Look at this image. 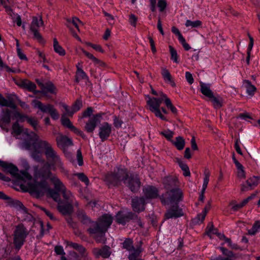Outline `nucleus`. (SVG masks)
Masks as SVG:
<instances>
[{
	"mask_svg": "<svg viewBox=\"0 0 260 260\" xmlns=\"http://www.w3.org/2000/svg\"><path fill=\"white\" fill-rule=\"evenodd\" d=\"M32 157L37 161L41 159L42 151L43 150L48 162L45 163L44 166L40 169L35 167V173L37 171H43L44 169H49L55 171L59 169L61 172H65L66 170L63 167V162L56 151L53 149L52 145L47 141L42 140L38 138L35 140L30 146Z\"/></svg>",
	"mask_w": 260,
	"mask_h": 260,
	"instance_id": "nucleus-1",
	"label": "nucleus"
},
{
	"mask_svg": "<svg viewBox=\"0 0 260 260\" xmlns=\"http://www.w3.org/2000/svg\"><path fill=\"white\" fill-rule=\"evenodd\" d=\"M104 181L109 186H118L123 182L133 192H137L141 186L138 175H128L126 169L117 168L105 175Z\"/></svg>",
	"mask_w": 260,
	"mask_h": 260,
	"instance_id": "nucleus-2",
	"label": "nucleus"
},
{
	"mask_svg": "<svg viewBox=\"0 0 260 260\" xmlns=\"http://www.w3.org/2000/svg\"><path fill=\"white\" fill-rule=\"evenodd\" d=\"M104 181L109 186H118L123 182L133 192H137L141 186L138 175H128L126 169L117 168L105 175Z\"/></svg>",
	"mask_w": 260,
	"mask_h": 260,
	"instance_id": "nucleus-3",
	"label": "nucleus"
},
{
	"mask_svg": "<svg viewBox=\"0 0 260 260\" xmlns=\"http://www.w3.org/2000/svg\"><path fill=\"white\" fill-rule=\"evenodd\" d=\"M113 220L111 214L105 213L94 222L82 212V224L90 225L87 231L90 234L95 235L94 238L98 243H105V233L112 223Z\"/></svg>",
	"mask_w": 260,
	"mask_h": 260,
	"instance_id": "nucleus-4",
	"label": "nucleus"
},
{
	"mask_svg": "<svg viewBox=\"0 0 260 260\" xmlns=\"http://www.w3.org/2000/svg\"><path fill=\"white\" fill-rule=\"evenodd\" d=\"M21 188L25 191L29 192L32 195L37 198L44 195L47 191L49 196L56 202H60V196L57 191L49 187L46 181H38L33 180L30 175V179H25L23 183L20 184Z\"/></svg>",
	"mask_w": 260,
	"mask_h": 260,
	"instance_id": "nucleus-5",
	"label": "nucleus"
},
{
	"mask_svg": "<svg viewBox=\"0 0 260 260\" xmlns=\"http://www.w3.org/2000/svg\"><path fill=\"white\" fill-rule=\"evenodd\" d=\"M163 183L167 191L159 197L162 204L169 205L172 202H179L182 200L183 192L179 188V183L176 177H167L164 178Z\"/></svg>",
	"mask_w": 260,
	"mask_h": 260,
	"instance_id": "nucleus-6",
	"label": "nucleus"
},
{
	"mask_svg": "<svg viewBox=\"0 0 260 260\" xmlns=\"http://www.w3.org/2000/svg\"><path fill=\"white\" fill-rule=\"evenodd\" d=\"M35 179L38 181L40 179V181H46V180L49 179L53 184L54 188L57 191L61 192L64 196V193H71L67 190L61 180L58 177L52 174L49 169H46L43 171H37L34 173Z\"/></svg>",
	"mask_w": 260,
	"mask_h": 260,
	"instance_id": "nucleus-7",
	"label": "nucleus"
},
{
	"mask_svg": "<svg viewBox=\"0 0 260 260\" xmlns=\"http://www.w3.org/2000/svg\"><path fill=\"white\" fill-rule=\"evenodd\" d=\"M0 167L9 173L20 183H23L25 179H30V175L26 171H19L17 167L12 164L0 160Z\"/></svg>",
	"mask_w": 260,
	"mask_h": 260,
	"instance_id": "nucleus-8",
	"label": "nucleus"
},
{
	"mask_svg": "<svg viewBox=\"0 0 260 260\" xmlns=\"http://www.w3.org/2000/svg\"><path fill=\"white\" fill-rule=\"evenodd\" d=\"M64 200L58 202L57 209L63 215L71 214L78 207V203L71 193H64Z\"/></svg>",
	"mask_w": 260,
	"mask_h": 260,
	"instance_id": "nucleus-9",
	"label": "nucleus"
},
{
	"mask_svg": "<svg viewBox=\"0 0 260 260\" xmlns=\"http://www.w3.org/2000/svg\"><path fill=\"white\" fill-rule=\"evenodd\" d=\"M12 129L17 135L22 134L25 141L22 143V146L26 149H30V146L35 140H37L38 136L32 132H29L27 129H23L18 122L13 124Z\"/></svg>",
	"mask_w": 260,
	"mask_h": 260,
	"instance_id": "nucleus-10",
	"label": "nucleus"
},
{
	"mask_svg": "<svg viewBox=\"0 0 260 260\" xmlns=\"http://www.w3.org/2000/svg\"><path fill=\"white\" fill-rule=\"evenodd\" d=\"M116 221L117 223L125 225L131 220L137 222L140 228H143V223L141 221L140 218L136 214L132 212H125L123 211H118L116 216Z\"/></svg>",
	"mask_w": 260,
	"mask_h": 260,
	"instance_id": "nucleus-11",
	"label": "nucleus"
},
{
	"mask_svg": "<svg viewBox=\"0 0 260 260\" xmlns=\"http://www.w3.org/2000/svg\"><path fill=\"white\" fill-rule=\"evenodd\" d=\"M28 234V231L23 224H19L16 227L14 234V243L17 249H20L23 244Z\"/></svg>",
	"mask_w": 260,
	"mask_h": 260,
	"instance_id": "nucleus-12",
	"label": "nucleus"
},
{
	"mask_svg": "<svg viewBox=\"0 0 260 260\" xmlns=\"http://www.w3.org/2000/svg\"><path fill=\"white\" fill-rule=\"evenodd\" d=\"M81 23L80 19L76 17L72 19H67L66 25L69 28L72 36L77 40L80 41V29L79 24Z\"/></svg>",
	"mask_w": 260,
	"mask_h": 260,
	"instance_id": "nucleus-13",
	"label": "nucleus"
},
{
	"mask_svg": "<svg viewBox=\"0 0 260 260\" xmlns=\"http://www.w3.org/2000/svg\"><path fill=\"white\" fill-rule=\"evenodd\" d=\"M161 100L156 98H149L147 104L149 106V109L155 114L156 117L162 120L168 121L167 118L161 114L160 110V106L162 103Z\"/></svg>",
	"mask_w": 260,
	"mask_h": 260,
	"instance_id": "nucleus-14",
	"label": "nucleus"
},
{
	"mask_svg": "<svg viewBox=\"0 0 260 260\" xmlns=\"http://www.w3.org/2000/svg\"><path fill=\"white\" fill-rule=\"evenodd\" d=\"M43 25L42 17L38 16L34 17L30 25V29L34 34V37L40 43H44V40L41 35L39 32V28Z\"/></svg>",
	"mask_w": 260,
	"mask_h": 260,
	"instance_id": "nucleus-15",
	"label": "nucleus"
},
{
	"mask_svg": "<svg viewBox=\"0 0 260 260\" xmlns=\"http://www.w3.org/2000/svg\"><path fill=\"white\" fill-rule=\"evenodd\" d=\"M172 202V203H173ZM175 205L172 206L165 214L166 219L170 218H177L183 215V212L181 208H180L178 203V202H174Z\"/></svg>",
	"mask_w": 260,
	"mask_h": 260,
	"instance_id": "nucleus-16",
	"label": "nucleus"
},
{
	"mask_svg": "<svg viewBox=\"0 0 260 260\" xmlns=\"http://www.w3.org/2000/svg\"><path fill=\"white\" fill-rule=\"evenodd\" d=\"M103 113H98L90 118L85 126V129L88 133H93L96 125L101 121Z\"/></svg>",
	"mask_w": 260,
	"mask_h": 260,
	"instance_id": "nucleus-17",
	"label": "nucleus"
},
{
	"mask_svg": "<svg viewBox=\"0 0 260 260\" xmlns=\"http://www.w3.org/2000/svg\"><path fill=\"white\" fill-rule=\"evenodd\" d=\"M99 136L101 141L104 142L109 137L112 132V126L107 122H103L99 126Z\"/></svg>",
	"mask_w": 260,
	"mask_h": 260,
	"instance_id": "nucleus-18",
	"label": "nucleus"
},
{
	"mask_svg": "<svg viewBox=\"0 0 260 260\" xmlns=\"http://www.w3.org/2000/svg\"><path fill=\"white\" fill-rule=\"evenodd\" d=\"M68 224L74 230V233L76 235H80V233L77 230V228L81 222V216L80 213L79 212L75 215H73L69 217L67 219Z\"/></svg>",
	"mask_w": 260,
	"mask_h": 260,
	"instance_id": "nucleus-19",
	"label": "nucleus"
},
{
	"mask_svg": "<svg viewBox=\"0 0 260 260\" xmlns=\"http://www.w3.org/2000/svg\"><path fill=\"white\" fill-rule=\"evenodd\" d=\"M145 200L144 197H136L132 200V206L135 212L140 213L145 210Z\"/></svg>",
	"mask_w": 260,
	"mask_h": 260,
	"instance_id": "nucleus-20",
	"label": "nucleus"
},
{
	"mask_svg": "<svg viewBox=\"0 0 260 260\" xmlns=\"http://www.w3.org/2000/svg\"><path fill=\"white\" fill-rule=\"evenodd\" d=\"M14 116L16 118H17L19 121L23 122L26 120L34 129H36L37 128L38 122L36 118L22 115L18 112H15L14 114Z\"/></svg>",
	"mask_w": 260,
	"mask_h": 260,
	"instance_id": "nucleus-21",
	"label": "nucleus"
},
{
	"mask_svg": "<svg viewBox=\"0 0 260 260\" xmlns=\"http://www.w3.org/2000/svg\"><path fill=\"white\" fill-rule=\"evenodd\" d=\"M143 191L146 199H153L158 197V190L154 186H146L143 188Z\"/></svg>",
	"mask_w": 260,
	"mask_h": 260,
	"instance_id": "nucleus-22",
	"label": "nucleus"
},
{
	"mask_svg": "<svg viewBox=\"0 0 260 260\" xmlns=\"http://www.w3.org/2000/svg\"><path fill=\"white\" fill-rule=\"evenodd\" d=\"M56 140L58 146L63 149L72 145V140L61 134L58 135Z\"/></svg>",
	"mask_w": 260,
	"mask_h": 260,
	"instance_id": "nucleus-23",
	"label": "nucleus"
},
{
	"mask_svg": "<svg viewBox=\"0 0 260 260\" xmlns=\"http://www.w3.org/2000/svg\"><path fill=\"white\" fill-rule=\"evenodd\" d=\"M33 106L36 108H38L43 113H49L51 109L53 107L51 104L44 105L40 101L35 100L32 102Z\"/></svg>",
	"mask_w": 260,
	"mask_h": 260,
	"instance_id": "nucleus-24",
	"label": "nucleus"
},
{
	"mask_svg": "<svg viewBox=\"0 0 260 260\" xmlns=\"http://www.w3.org/2000/svg\"><path fill=\"white\" fill-rule=\"evenodd\" d=\"M259 182V179L255 176H253L246 181V184H243L241 187V190L243 191H246L248 190L251 189L253 187L256 186Z\"/></svg>",
	"mask_w": 260,
	"mask_h": 260,
	"instance_id": "nucleus-25",
	"label": "nucleus"
},
{
	"mask_svg": "<svg viewBox=\"0 0 260 260\" xmlns=\"http://www.w3.org/2000/svg\"><path fill=\"white\" fill-rule=\"evenodd\" d=\"M93 252L96 257H99L101 256L104 258H107L111 254L110 247L107 246H105L101 249L95 248L93 249Z\"/></svg>",
	"mask_w": 260,
	"mask_h": 260,
	"instance_id": "nucleus-26",
	"label": "nucleus"
},
{
	"mask_svg": "<svg viewBox=\"0 0 260 260\" xmlns=\"http://www.w3.org/2000/svg\"><path fill=\"white\" fill-rule=\"evenodd\" d=\"M200 86L201 92L208 99L214 94L213 92L211 90L210 84L200 82Z\"/></svg>",
	"mask_w": 260,
	"mask_h": 260,
	"instance_id": "nucleus-27",
	"label": "nucleus"
},
{
	"mask_svg": "<svg viewBox=\"0 0 260 260\" xmlns=\"http://www.w3.org/2000/svg\"><path fill=\"white\" fill-rule=\"evenodd\" d=\"M209 99L214 108L219 109L222 106L223 99L219 95L213 94Z\"/></svg>",
	"mask_w": 260,
	"mask_h": 260,
	"instance_id": "nucleus-28",
	"label": "nucleus"
},
{
	"mask_svg": "<svg viewBox=\"0 0 260 260\" xmlns=\"http://www.w3.org/2000/svg\"><path fill=\"white\" fill-rule=\"evenodd\" d=\"M42 90L40 92L43 93H46L49 92L51 93H56V88L52 82H48L46 83L45 84L42 85Z\"/></svg>",
	"mask_w": 260,
	"mask_h": 260,
	"instance_id": "nucleus-29",
	"label": "nucleus"
},
{
	"mask_svg": "<svg viewBox=\"0 0 260 260\" xmlns=\"http://www.w3.org/2000/svg\"><path fill=\"white\" fill-rule=\"evenodd\" d=\"M171 143L178 150H182L185 144V140L181 136L176 137L175 140L171 141Z\"/></svg>",
	"mask_w": 260,
	"mask_h": 260,
	"instance_id": "nucleus-30",
	"label": "nucleus"
},
{
	"mask_svg": "<svg viewBox=\"0 0 260 260\" xmlns=\"http://www.w3.org/2000/svg\"><path fill=\"white\" fill-rule=\"evenodd\" d=\"M18 84L20 86L25 88L30 91H35L36 88V85L35 84L27 80H21Z\"/></svg>",
	"mask_w": 260,
	"mask_h": 260,
	"instance_id": "nucleus-31",
	"label": "nucleus"
},
{
	"mask_svg": "<svg viewBox=\"0 0 260 260\" xmlns=\"http://www.w3.org/2000/svg\"><path fill=\"white\" fill-rule=\"evenodd\" d=\"M133 251L129 255V260H142L139 258L140 254L142 251V248L141 246H139L136 249L134 248Z\"/></svg>",
	"mask_w": 260,
	"mask_h": 260,
	"instance_id": "nucleus-32",
	"label": "nucleus"
},
{
	"mask_svg": "<svg viewBox=\"0 0 260 260\" xmlns=\"http://www.w3.org/2000/svg\"><path fill=\"white\" fill-rule=\"evenodd\" d=\"M62 107L64 110L62 115H64V116H71L80 109L79 106L77 107L76 104L72 108H70L65 104H62Z\"/></svg>",
	"mask_w": 260,
	"mask_h": 260,
	"instance_id": "nucleus-33",
	"label": "nucleus"
},
{
	"mask_svg": "<svg viewBox=\"0 0 260 260\" xmlns=\"http://www.w3.org/2000/svg\"><path fill=\"white\" fill-rule=\"evenodd\" d=\"M244 83L246 89L247 93L250 96L253 95L256 90V87L249 80H244Z\"/></svg>",
	"mask_w": 260,
	"mask_h": 260,
	"instance_id": "nucleus-34",
	"label": "nucleus"
},
{
	"mask_svg": "<svg viewBox=\"0 0 260 260\" xmlns=\"http://www.w3.org/2000/svg\"><path fill=\"white\" fill-rule=\"evenodd\" d=\"M161 75L165 81L170 83L172 86L175 85V83L172 79V76L169 71L166 68L161 69Z\"/></svg>",
	"mask_w": 260,
	"mask_h": 260,
	"instance_id": "nucleus-35",
	"label": "nucleus"
},
{
	"mask_svg": "<svg viewBox=\"0 0 260 260\" xmlns=\"http://www.w3.org/2000/svg\"><path fill=\"white\" fill-rule=\"evenodd\" d=\"M53 49L54 51L60 56H63L66 54L64 49L59 44L57 39H53Z\"/></svg>",
	"mask_w": 260,
	"mask_h": 260,
	"instance_id": "nucleus-36",
	"label": "nucleus"
},
{
	"mask_svg": "<svg viewBox=\"0 0 260 260\" xmlns=\"http://www.w3.org/2000/svg\"><path fill=\"white\" fill-rule=\"evenodd\" d=\"M218 248L222 252V254L226 256L224 257L225 260H234L235 256L232 251L223 247H219Z\"/></svg>",
	"mask_w": 260,
	"mask_h": 260,
	"instance_id": "nucleus-37",
	"label": "nucleus"
},
{
	"mask_svg": "<svg viewBox=\"0 0 260 260\" xmlns=\"http://www.w3.org/2000/svg\"><path fill=\"white\" fill-rule=\"evenodd\" d=\"M61 121L62 124L69 128H70L72 131L74 132H77V130L76 128L72 125L70 120L64 116V115H62L61 118Z\"/></svg>",
	"mask_w": 260,
	"mask_h": 260,
	"instance_id": "nucleus-38",
	"label": "nucleus"
},
{
	"mask_svg": "<svg viewBox=\"0 0 260 260\" xmlns=\"http://www.w3.org/2000/svg\"><path fill=\"white\" fill-rule=\"evenodd\" d=\"M259 231H260V221L256 220L253 223L252 228L248 231V233L251 236H254Z\"/></svg>",
	"mask_w": 260,
	"mask_h": 260,
	"instance_id": "nucleus-39",
	"label": "nucleus"
},
{
	"mask_svg": "<svg viewBox=\"0 0 260 260\" xmlns=\"http://www.w3.org/2000/svg\"><path fill=\"white\" fill-rule=\"evenodd\" d=\"M1 120L3 122L9 123L11 121V111L6 109L3 110L1 114Z\"/></svg>",
	"mask_w": 260,
	"mask_h": 260,
	"instance_id": "nucleus-40",
	"label": "nucleus"
},
{
	"mask_svg": "<svg viewBox=\"0 0 260 260\" xmlns=\"http://www.w3.org/2000/svg\"><path fill=\"white\" fill-rule=\"evenodd\" d=\"M177 162L179 164V167L181 168L182 170L183 171V175L184 176H190V173L189 169L187 165L184 163L181 160L178 159Z\"/></svg>",
	"mask_w": 260,
	"mask_h": 260,
	"instance_id": "nucleus-41",
	"label": "nucleus"
},
{
	"mask_svg": "<svg viewBox=\"0 0 260 260\" xmlns=\"http://www.w3.org/2000/svg\"><path fill=\"white\" fill-rule=\"evenodd\" d=\"M0 105L2 106L10 107L13 109L16 108L15 105L11 101H8L0 94Z\"/></svg>",
	"mask_w": 260,
	"mask_h": 260,
	"instance_id": "nucleus-42",
	"label": "nucleus"
},
{
	"mask_svg": "<svg viewBox=\"0 0 260 260\" xmlns=\"http://www.w3.org/2000/svg\"><path fill=\"white\" fill-rule=\"evenodd\" d=\"M122 247L127 251H131L134 249L133 241L131 239H126L122 243Z\"/></svg>",
	"mask_w": 260,
	"mask_h": 260,
	"instance_id": "nucleus-43",
	"label": "nucleus"
},
{
	"mask_svg": "<svg viewBox=\"0 0 260 260\" xmlns=\"http://www.w3.org/2000/svg\"><path fill=\"white\" fill-rule=\"evenodd\" d=\"M202 25V22L200 20H196L192 21L190 20H187L185 23L186 27L191 26V27H198Z\"/></svg>",
	"mask_w": 260,
	"mask_h": 260,
	"instance_id": "nucleus-44",
	"label": "nucleus"
},
{
	"mask_svg": "<svg viewBox=\"0 0 260 260\" xmlns=\"http://www.w3.org/2000/svg\"><path fill=\"white\" fill-rule=\"evenodd\" d=\"M170 52L171 53V59L176 63H178V55L176 50L171 46H169Z\"/></svg>",
	"mask_w": 260,
	"mask_h": 260,
	"instance_id": "nucleus-45",
	"label": "nucleus"
},
{
	"mask_svg": "<svg viewBox=\"0 0 260 260\" xmlns=\"http://www.w3.org/2000/svg\"><path fill=\"white\" fill-rule=\"evenodd\" d=\"M12 205L16 208H19L20 209L22 210L24 213H26V209L23 205V204L18 200H13L11 202Z\"/></svg>",
	"mask_w": 260,
	"mask_h": 260,
	"instance_id": "nucleus-46",
	"label": "nucleus"
},
{
	"mask_svg": "<svg viewBox=\"0 0 260 260\" xmlns=\"http://www.w3.org/2000/svg\"><path fill=\"white\" fill-rule=\"evenodd\" d=\"M210 208H211V204L209 202H208V204L206 205V206L204 208L202 213H201L200 214H199L198 215V217L199 218H200V216H202V220H204L206 216L207 212L209 210Z\"/></svg>",
	"mask_w": 260,
	"mask_h": 260,
	"instance_id": "nucleus-47",
	"label": "nucleus"
},
{
	"mask_svg": "<svg viewBox=\"0 0 260 260\" xmlns=\"http://www.w3.org/2000/svg\"><path fill=\"white\" fill-rule=\"evenodd\" d=\"M160 135L164 136L168 140L170 141L171 142V141L173 140L172 138L173 137L174 133L170 130H167L163 132H160Z\"/></svg>",
	"mask_w": 260,
	"mask_h": 260,
	"instance_id": "nucleus-48",
	"label": "nucleus"
},
{
	"mask_svg": "<svg viewBox=\"0 0 260 260\" xmlns=\"http://www.w3.org/2000/svg\"><path fill=\"white\" fill-rule=\"evenodd\" d=\"M166 106L168 109H170L171 112L174 114H177V110L176 108L175 107H174L173 104H172V102L170 100V99H167L166 100Z\"/></svg>",
	"mask_w": 260,
	"mask_h": 260,
	"instance_id": "nucleus-49",
	"label": "nucleus"
},
{
	"mask_svg": "<svg viewBox=\"0 0 260 260\" xmlns=\"http://www.w3.org/2000/svg\"><path fill=\"white\" fill-rule=\"evenodd\" d=\"M230 206H231L232 209L234 211H237L239 210L240 209L243 207L241 203H240L239 204H236L235 201H231L230 203Z\"/></svg>",
	"mask_w": 260,
	"mask_h": 260,
	"instance_id": "nucleus-50",
	"label": "nucleus"
},
{
	"mask_svg": "<svg viewBox=\"0 0 260 260\" xmlns=\"http://www.w3.org/2000/svg\"><path fill=\"white\" fill-rule=\"evenodd\" d=\"M167 3L166 0H159L157 3V6L160 12H163L166 8Z\"/></svg>",
	"mask_w": 260,
	"mask_h": 260,
	"instance_id": "nucleus-51",
	"label": "nucleus"
},
{
	"mask_svg": "<svg viewBox=\"0 0 260 260\" xmlns=\"http://www.w3.org/2000/svg\"><path fill=\"white\" fill-rule=\"evenodd\" d=\"M211 234L216 235L220 240H224L226 238V237L225 236V235L223 234L219 233L217 232H212L211 228H210L207 231V235L210 236Z\"/></svg>",
	"mask_w": 260,
	"mask_h": 260,
	"instance_id": "nucleus-52",
	"label": "nucleus"
},
{
	"mask_svg": "<svg viewBox=\"0 0 260 260\" xmlns=\"http://www.w3.org/2000/svg\"><path fill=\"white\" fill-rule=\"evenodd\" d=\"M92 198L91 195L89 196H85L84 199L87 201V205L91 206L92 208L95 207L96 202L95 201H92L91 199Z\"/></svg>",
	"mask_w": 260,
	"mask_h": 260,
	"instance_id": "nucleus-53",
	"label": "nucleus"
},
{
	"mask_svg": "<svg viewBox=\"0 0 260 260\" xmlns=\"http://www.w3.org/2000/svg\"><path fill=\"white\" fill-rule=\"evenodd\" d=\"M224 241H225V242L228 243V246L230 248H231L232 249H236V250H237V249H239V246L237 244H235V243H233L232 242V241H231V239L226 238L224 240Z\"/></svg>",
	"mask_w": 260,
	"mask_h": 260,
	"instance_id": "nucleus-54",
	"label": "nucleus"
},
{
	"mask_svg": "<svg viewBox=\"0 0 260 260\" xmlns=\"http://www.w3.org/2000/svg\"><path fill=\"white\" fill-rule=\"evenodd\" d=\"M122 123V121L121 119H120L118 117H117L116 116H114L113 124L115 127H121Z\"/></svg>",
	"mask_w": 260,
	"mask_h": 260,
	"instance_id": "nucleus-55",
	"label": "nucleus"
},
{
	"mask_svg": "<svg viewBox=\"0 0 260 260\" xmlns=\"http://www.w3.org/2000/svg\"><path fill=\"white\" fill-rule=\"evenodd\" d=\"M93 111V110L92 107H88L87 109L82 113V117H90L92 115Z\"/></svg>",
	"mask_w": 260,
	"mask_h": 260,
	"instance_id": "nucleus-56",
	"label": "nucleus"
},
{
	"mask_svg": "<svg viewBox=\"0 0 260 260\" xmlns=\"http://www.w3.org/2000/svg\"><path fill=\"white\" fill-rule=\"evenodd\" d=\"M49 114L53 119H57L59 118V114L54 106L52 107Z\"/></svg>",
	"mask_w": 260,
	"mask_h": 260,
	"instance_id": "nucleus-57",
	"label": "nucleus"
},
{
	"mask_svg": "<svg viewBox=\"0 0 260 260\" xmlns=\"http://www.w3.org/2000/svg\"><path fill=\"white\" fill-rule=\"evenodd\" d=\"M179 41L182 44L185 50L188 51L191 48L189 45L186 42L185 39L184 38V37H182L180 40H179Z\"/></svg>",
	"mask_w": 260,
	"mask_h": 260,
	"instance_id": "nucleus-58",
	"label": "nucleus"
},
{
	"mask_svg": "<svg viewBox=\"0 0 260 260\" xmlns=\"http://www.w3.org/2000/svg\"><path fill=\"white\" fill-rule=\"evenodd\" d=\"M240 142V140L238 139H236V140L235 141V145H234V147H235V150L237 151V152L238 154H239L240 155H242L243 153L240 149V145H239Z\"/></svg>",
	"mask_w": 260,
	"mask_h": 260,
	"instance_id": "nucleus-59",
	"label": "nucleus"
},
{
	"mask_svg": "<svg viewBox=\"0 0 260 260\" xmlns=\"http://www.w3.org/2000/svg\"><path fill=\"white\" fill-rule=\"evenodd\" d=\"M129 23L130 24L134 26V27H136V23H137V17L134 15V14H131L129 15Z\"/></svg>",
	"mask_w": 260,
	"mask_h": 260,
	"instance_id": "nucleus-60",
	"label": "nucleus"
},
{
	"mask_svg": "<svg viewBox=\"0 0 260 260\" xmlns=\"http://www.w3.org/2000/svg\"><path fill=\"white\" fill-rule=\"evenodd\" d=\"M54 250L57 254L62 255V256H63L65 254L63 249L61 246H56Z\"/></svg>",
	"mask_w": 260,
	"mask_h": 260,
	"instance_id": "nucleus-61",
	"label": "nucleus"
},
{
	"mask_svg": "<svg viewBox=\"0 0 260 260\" xmlns=\"http://www.w3.org/2000/svg\"><path fill=\"white\" fill-rule=\"evenodd\" d=\"M185 78L189 84H191L193 83L194 79L192 74L189 72L185 73Z\"/></svg>",
	"mask_w": 260,
	"mask_h": 260,
	"instance_id": "nucleus-62",
	"label": "nucleus"
},
{
	"mask_svg": "<svg viewBox=\"0 0 260 260\" xmlns=\"http://www.w3.org/2000/svg\"><path fill=\"white\" fill-rule=\"evenodd\" d=\"M172 31L175 35L177 36L178 40L183 37L182 34L180 33L179 30L175 26L172 27Z\"/></svg>",
	"mask_w": 260,
	"mask_h": 260,
	"instance_id": "nucleus-63",
	"label": "nucleus"
},
{
	"mask_svg": "<svg viewBox=\"0 0 260 260\" xmlns=\"http://www.w3.org/2000/svg\"><path fill=\"white\" fill-rule=\"evenodd\" d=\"M157 96H159V98H157L158 99H159V100L162 99L161 100V102L164 101L165 104H166V100L167 99H170L169 98H168L167 97V95L166 94L164 93L162 91H159L158 92H157Z\"/></svg>",
	"mask_w": 260,
	"mask_h": 260,
	"instance_id": "nucleus-64",
	"label": "nucleus"
}]
</instances>
